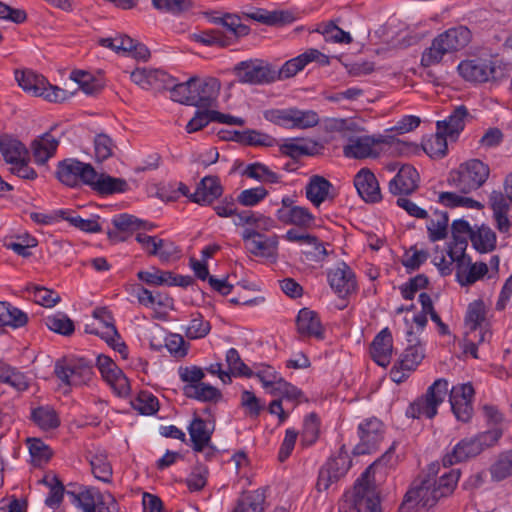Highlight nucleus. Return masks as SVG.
Here are the masks:
<instances>
[{"instance_id": "nucleus-39", "label": "nucleus", "mask_w": 512, "mask_h": 512, "mask_svg": "<svg viewBox=\"0 0 512 512\" xmlns=\"http://www.w3.org/2000/svg\"><path fill=\"white\" fill-rule=\"evenodd\" d=\"M28 321L27 313L9 302L2 301V327L7 326L18 329L24 327Z\"/></svg>"}, {"instance_id": "nucleus-61", "label": "nucleus", "mask_w": 512, "mask_h": 512, "mask_svg": "<svg viewBox=\"0 0 512 512\" xmlns=\"http://www.w3.org/2000/svg\"><path fill=\"white\" fill-rule=\"evenodd\" d=\"M268 191L263 186L245 189L237 196V201L245 207L255 206L266 198Z\"/></svg>"}, {"instance_id": "nucleus-29", "label": "nucleus", "mask_w": 512, "mask_h": 512, "mask_svg": "<svg viewBox=\"0 0 512 512\" xmlns=\"http://www.w3.org/2000/svg\"><path fill=\"white\" fill-rule=\"evenodd\" d=\"M297 331L303 337H315L323 339V327L316 312L303 308L299 311L297 320Z\"/></svg>"}, {"instance_id": "nucleus-64", "label": "nucleus", "mask_w": 512, "mask_h": 512, "mask_svg": "<svg viewBox=\"0 0 512 512\" xmlns=\"http://www.w3.org/2000/svg\"><path fill=\"white\" fill-rule=\"evenodd\" d=\"M68 495L72 497V502L83 512H96V500L92 490L86 489L77 494L68 492Z\"/></svg>"}, {"instance_id": "nucleus-32", "label": "nucleus", "mask_w": 512, "mask_h": 512, "mask_svg": "<svg viewBox=\"0 0 512 512\" xmlns=\"http://www.w3.org/2000/svg\"><path fill=\"white\" fill-rule=\"evenodd\" d=\"M2 384L7 386L2 388V394L11 392L12 397L18 396L29 387V381L22 372L6 365H2Z\"/></svg>"}, {"instance_id": "nucleus-16", "label": "nucleus", "mask_w": 512, "mask_h": 512, "mask_svg": "<svg viewBox=\"0 0 512 512\" xmlns=\"http://www.w3.org/2000/svg\"><path fill=\"white\" fill-rule=\"evenodd\" d=\"M310 62H317L320 65H328L329 57L317 49H308L299 56L286 61L279 70L275 69V81L285 80L294 77L302 71Z\"/></svg>"}, {"instance_id": "nucleus-52", "label": "nucleus", "mask_w": 512, "mask_h": 512, "mask_svg": "<svg viewBox=\"0 0 512 512\" xmlns=\"http://www.w3.org/2000/svg\"><path fill=\"white\" fill-rule=\"evenodd\" d=\"M448 222L447 212H435V219H432L427 226L431 241L442 240L447 236Z\"/></svg>"}, {"instance_id": "nucleus-56", "label": "nucleus", "mask_w": 512, "mask_h": 512, "mask_svg": "<svg viewBox=\"0 0 512 512\" xmlns=\"http://www.w3.org/2000/svg\"><path fill=\"white\" fill-rule=\"evenodd\" d=\"M27 291L33 294L34 301L37 304L44 307H53L61 300L59 294L42 286L30 285L27 287Z\"/></svg>"}, {"instance_id": "nucleus-41", "label": "nucleus", "mask_w": 512, "mask_h": 512, "mask_svg": "<svg viewBox=\"0 0 512 512\" xmlns=\"http://www.w3.org/2000/svg\"><path fill=\"white\" fill-rule=\"evenodd\" d=\"M493 481L499 482L512 476V448L501 453L490 467Z\"/></svg>"}, {"instance_id": "nucleus-35", "label": "nucleus", "mask_w": 512, "mask_h": 512, "mask_svg": "<svg viewBox=\"0 0 512 512\" xmlns=\"http://www.w3.org/2000/svg\"><path fill=\"white\" fill-rule=\"evenodd\" d=\"M265 489L244 492L232 512H264Z\"/></svg>"}, {"instance_id": "nucleus-57", "label": "nucleus", "mask_w": 512, "mask_h": 512, "mask_svg": "<svg viewBox=\"0 0 512 512\" xmlns=\"http://www.w3.org/2000/svg\"><path fill=\"white\" fill-rule=\"evenodd\" d=\"M59 215L81 231L88 233H97L101 231V226L96 219H83L78 215H70L69 212L65 210H60Z\"/></svg>"}, {"instance_id": "nucleus-10", "label": "nucleus", "mask_w": 512, "mask_h": 512, "mask_svg": "<svg viewBox=\"0 0 512 512\" xmlns=\"http://www.w3.org/2000/svg\"><path fill=\"white\" fill-rule=\"evenodd\" d=\"M490 169L478 159H471L461 164L450 173L449 181L462 193H469L480 188L488 179Z\"/></svg>"}, {"instance_id": "nucleus-53", "label": "nucleus", "mask_w": 512, "mask_h": 512, "mask_svg": "<svg viewBox=\"0 0 512 512\" xmlns=\"http://www.w3.org/2000/svg\"><path fill=\"white\" fill-rule=\"evenodd\" d=\"M444 471L441 473L438 480H436V488L438 490V494L441 497H445L450 495L459 480L460 477V471L457 469H451L447 471V468H444Z\"/></svg>"}, {"instance_id": "nucleus-3", "label": "nucleus", "mask_w": 512, "mask_h": 512, "mask_svg": "<svg viewBox=\"0 0 512 512\" xmlns=\"http://www.w3.org/2000/svg\"><path fill=\"white\" fill-rule=\"evenodd\" d=\"M2 158L9 165L11 174L24 180L37 178V172L29 165V150L17 137L2 134Z\"/></svg>"}, {"instance_id": "nucleus-36", "label": "nucleus", "mask_w": 512, "mask_h": 512, "mask_svg": "<svg viewBox=\"0 0 512 512\" xmlns=\"http://www.w3.org/2000/svg\"><path fill=\"white\" fill-rule=\"evenodd\" d=\"M467 116V108L464 105L457 106L446 120L437 122V129L450 137L457 135L464 129Z\"/></svg>"}, {"instance_id": "nucleus-24", "label": "nucleus", "mask_w": 512, "mask_h": 512, "mask_svg": "<svg viewBox=\"0 0 512 512\" xmlns=\"http://www.w3.org/2000/svg\"><path fill=\"white\" fill-rule=\"evenodd\" d=\"M52 131L53 129L36 137L30 144V150L37 165H45L56 154L60 142Z\"/></svg>"}, {"instance_id": "nucleus-47", "label": "nucleus", "mask_w": 512, "mask_h": 512, "mask_svg": "<svg viewBox=\"0 0 512 512\" xmlns=\"http://www.w3.org/2000/svg\"><path fill=\"white\" fill-rule=\"evenodd\" d=\"M114 226L121 232H134L138 230H151L153 225L136 218L133 215L121 214L112 220Z\"/></svg>"}, {"instance_id": "nucleus-17", "label": "nucleus", "mask_w": 512, "mask_h": 512, "mask_svg": "<svg viewBox=\"0 0 512 512\" xmlns=\"http://www.w3.org/2000/svg\"><path fill=\"white\" fill-rule=\"evenodd\" d=\"M449 401L455 417L467 422L473 414L472 397L474 389L471 384L464 383L453 386L449 389Z\"/></svg>"}, {"instance_id": "nucleus-19", "label": "nucleus", "mask_w": 512, "mask_h": 512, "mask_svg": "<svg viewBox=\"0 0 512 512\" xmlns=\"http://www.w3.org/2000/svg\"><path fill=\"white\" fill-rule=\"evenodd\" d=\"M97 367L104 380L119 396L127 395L130 391L129 381L114 361L105 355L97 357Z\"/></svg>"}, {"instance_id": "nucleus-43", "label": "nucleus", "mask_w": 512, "mask_h": 512, "mask_svg": "<svg viewBox=\"0 0 512 512\" xmlns=\"http://www.w3.org/2000/svg\"><path fill=\"white\" fill-rule=\"evenodd\" d=\"M32 419L42 430L55 429L60 425L56 411L49 406H42L32 411Z\"/></svg>"}, {"instance_id": "nucleus-15", "label": "nucleus", "mask_w": 512, "mask_h": 512, "mask_svg": "<svg viewBox=\"0 0 512 512\" xmlns=\"http://www.w3.org/2000/svg\"><path fill=\"white\" fill-rule=\"evenodd\" d=\"M93 176H95L94 167L77 159H64L57 165V179L69 187H76L80 183L87 185Z\"/></svg>"}, {"instance_id": "nucleus-33", "label": "nucleus", "mask_w": 512, "mask_h": 512, "mask_svg": "<svg viewBox=\"0 0 512 512\" xmlns=\"http://www.w3.org/2000/svg\"><path fill=\"white\" fill-rule=\"evenodd\" d=\"M285 238L290 242H297L302 245H316L315 251H304V253L310 260L321 261L328 254L323 243L320 242L317 239V237L313 235L307 233H300L295 229H290L287 231Z\"/></svg>"}, {"instance_id": "nucleus-54", "label": "nucleus", "mask_w": 512, "mask_h": 512, "mask_svg": "<svg viewBox=\"0 0 512 512\" xmlns=\"http://www.w3.org/2000/svg\"><path fill=\"white\" fill-rule=\"evenodd\" d=\"M115 148L116 145L109 135L105 133H100L95 136L94 153L95 158L98 162L105 161L108 158L112 157Z\"/></svg>"}, {"instance_id": "nucleus-34", "label": "nucleus", "mask_w": 512, "mask_h": 512, "mask_svg": "<svg viewBox=\"0 0 512 512\" xmlns=\"http://www.w3.org/2000/svg\"><path fill=\"white\" fill-rule=\"evenodd\" d=\"M473 229L465 220H455L451 226L452 242L449 243L448 255H455L458 252L466 251L467 239H470Z\"/></svg>"}, {"instance_id": "nucleus-37", "label": "nucleus", "mask_w": 512, "mask_h": 512, "mask_svg": "<svg viewBox=\"0 0 512 512\" xmlns=\"http://www.w3.org/2000/svg\"><path fill=\"white\" fill-rule=\"evenodd\" d=\"M470 240L473 247L481 253L492 251L496 245L495 233L490 227L485 225L473 230Z\"/></svg>"}, {"instance_id": "nucleus-14", "label": "nucleus", "mask_w": 512, "mask_h": 512, "mask_svg": "<svg viewBox=\"0 0 512 512\" xmlns=\"http://www.w3.org/2000/svg\"><path fill=\"white\" fill-rule=\"evenodd\" d=\"M455 264L456 281L462 286H471L479 280H482L488 273V265L484 262H472L470 256L465 251H460L455 255H449Z\"/></svg>"}, {"instance_id": "nucleus-21", "label": "nucleus", "mask_w": 512, "mask_h": 512, "mask_svg": "<svg viewBox=\"0 0 512 512\" xmlns=\"http://www.w3.org/2000/svg\"><path fill=\"white\" fill-rule=\"evenodd\" d=\"M328 281L331 288L339 297H346L356 289L355 275L351 268L344 262L328 272Z\"/></svg>"}, {"instance_id": "nucleus-45", "label": "nucleus", "mask_w": 512, "mask_h": 512, "mask_svg": "<svg viewBox=\"0 0 512 512\" xmlns=\"http://www.w3.org/2000/svg\"><path fill=\"white\" fill-rule=\"evenodd\" d=\"M448 135L444 134L442 130L429 137L423 142L424 151L432 158H442L447 153V140Z\"/></svg>"}, {"instance_id": "nucleus-60", "label": "nucleus", "mask_w": 512, "mask_h": 512, "mask_svg": "<svg viewBox=\"0 0 512 512\" xmlns=\"http://www.w3.org/2000/svg\"><path fill=\"white\" fill-rule=\"evenodd\" d=\"M226 362L232 374L245 377L254 376L252 370L241 360L240 355L235 348H231L227 351Z\"/></svg>"}, {"instance_id": "nucleus-42", "label": "nucleus", "mask_w": 512, "mask_h": 512, "mask_svg": "<svg viewBox=\"0 0 512 512\" xmlns=\"http://www.w3.org/2000/svg\"><path fill=\"white\" fill-rule=\"evenodd\" d=\"M485 320V307L482 301H474L469 304L465 317L466 332L476 334Z\"/></svg>"}, {"instance_id": "nucleus-38", "label": "nucleus", "mask_w": 512, "mask_h": 512, "mask_svg": "<svg viewBox=\"0 0 512 512\" xmlns=\"http://www.w3.org/2000/svg\"><path fill=\"white\" fill-rule=\"evenodd\" d=\"M188 430L194 450L198 452L202 451L211 439V431L209 430L207 423L203 419L195 417Z\"/></svg>"}, {"instance_id": "nucleus-59", "label": "nucleus", "mask_w": 512, "mask_h": 512, "mask_svg": "<svg viewBox=\"0 0 512 512\" xmlns=\"http://www.w3.org/2000/svg\"><path fill=\"white\" fill-rule=\"evenodd\" d=\"M90 465L95 478L105 483H109L111 481L113 473L112 467L107 461V457L105 455L100 454L93 456L90 460Z\"/></svg>"}, {"instance_id": "nucleus-25", "label": "nucleus", "mask_w": 512, "mask_h": 512, "mask_svg": "<svg viewBox=\"0 0 512 512\" xmlns=\"http://www.w3.org/2000/svg\"><path fill=\"white\" fill-rule=\"evenodd\" d=\"M354 186L359 196L366 202H378L381 199L379 183L369 169H361L354 178Z\"/></svg>"}, {"instance_id": "nucleus-12", "label": "nucleus", "mask_w": 512, "mask_h": 512, "mask_svg": "<svg viewBox=\"0 0 512 512\" xmlns=\"http://www.w3.org/2000/svg\"><path fill=\"white\" fill-rule=\"evenodd\" d=\"M380 143H388L400 153H404L408 149V144L398 139L387 141L382 138L375 139L371 136H360L350 139L349 143L344 146L343 153L346 157L354 159L375 158L379 155L376 146Z\"/></svg>"}, {"instance_id": "nucleus-55", "label": "nucleus", "mask_w": 512, "mask_h": 512, "mask_svg": "<svg viewBox=\"0 0 512 512\" xmlns=\"http://www.w3.org/2000/svg\"><path fill=\"white\" fill-rule=\"evenodd\" d=\"M424 358V350L420 345L408 346L400 358V367L411 372L421 363Z\"/></svg>"}, {"instance_id": "nucleus-63", "label": "nucleus", "mask_w": 512, "mask_h": 512, "mask_svg": "<svg viewBox=\"0 0 512 512\" xmlns=\"http://www.w3.org/2000/svg\"><path fill=\"white\" fill-rule=\"evenodd\" d=\"M133 406L141 414L152 415L159 409L158 399L149 392L142 391L133 403Z\"/></svg>"}, {"instance_id": "nucleus-51", "label": "nucleus", "mask_w": 512, "mask_h": 512, "mask_svg": "<svg viewBox=\"0 0 512 512\" xmlns=\"http://www.w3.org/2000/svg\"><path fill=\"white\" fill-rule=\"evenodd\" d=\"M40 483H44L50 488L49 496L46 498L45 503L50 507L58 506L63 499L64 486L56 475H46Z\"/></svg>"}, {"instance_id": "nucleus-28", "label": "nucleus", "mask_w": 512, "mask_h": 512, "mask_svg": "<svg viewBox=\"0 0 512 512\" xmlns=\"http://www.w3.org/2000/svg\"><path fill=\"white\" fill-rule=\"evenodd\" d=\"M222 186L215 176H206L199 183L196 191L191 195V200L200 205H209L222 195Z\"/></svg>"}, {"instance_id": "nucleus-4", "label": "nucleus", "mask_w": 512, "mask_h": 512, "mask_svg": "<svg viewBox=\"0 0 512 512\" xmlns=\"http://www.w3.org/2000/svg\"><path fill=\"white\" fill-rule=\"evenodd\" d=\"M440 472V464L432 463L428 467L427 476L419 483L415 482L405 494L399 512H409L414 507H432L440 499L436 488L435 477Z\"/></svg>"}, {"instance_id": "nucleus-31", "label": "nucleus", "mask_w": 512, "mask_h": 512, "mask_svg": "<svg viewBox=\"0 0 512 512\" xmlns=\"http://www.w3.org/2000/svg\"><path fill=\"white\" fill-rule=\"evenodd\" d=\"M93 190L100 194H114L125 192L128 188L127 182L122 178H114L95 170V176L87 183Z\"/></svg>"}, {"instance_id": "nucleus-8", "label": "nucleus", "mask_w": 512, "mask_h": 512, "mask_svg": "<svg viewBox=\"0 0 512 512\" xmlns=\"http://www.w3.org/2000/svg\"><path fill=\"white\" fill-rule=\"evenodd\" d=\"M380 461L374 462L363 472L349 496V501L352 502L357 512H381L380 500L373 479V469Z\"/></svg>"}, {"instance_id": "nucleus-11", "label": "nucleus", "mask_w": 512, "mask_h": 512, "mask_svg": "<svg viewBox=\"0 0 512 512\" xmlns=\"http://www.w3.org/2000/svg\"><path fill=\"white\" fill-rule=\"evenodd\" d=\"M265 118L287 128L309 129L319 124L320 118L313 110L297 108L271 109L265 112Z\"/></svg>"}, {"instance_id": "nucleus-9", "label": "nucleus", "mask_w": 512, "mask_h": 512, "mask_svg": "<svg viewBox=\"0 0 512 512\" xmlns=\"http://www.w3.org/2000/svg\"><path fill=\"white\" fill-rule=\"evenodd\" d=\"M449 392L446 379H437L428 387L426 393L417 398L408 407L406 414L412 418L426 417L432 419L437 414L438 406L444 402Z\"/></svg>"}, {"instance_id": "nucleus-13", "label": "nucleus", "mask_w": 512, "mask_h": 512, "mask_svg": "<svg viewBox=\"0 0 512 512\" xmlns=\"http://www.w3.org/2000/svg\"><path fill=\"white\" fill-rule=\"evenodd\" d=\"M234 72L241 83L264 85L275 82V69L260 59L241 61L234 67Z\"/></svg>"}, {"instance_id": "nucleus-44", "label": "nucleus", "mask_w": 512, "mask_h": 512, "mask_svg": "<svg viewBox=\"0 0 512 512\" xmlns=\"http://www.w3.org/2000/svg\"><path fill=\"white\" fill-rule=\"evenodd\" d=\"M130 77L135 84L142 88H148L162 82L165 73L158 69L136 68L131 72Z\"/></svg>"}, {"instance_id": "nucleus-49", "label": "nucleus", "mask_w": 512, "mask_h": 512, "mask_svg": "<svg viewBox=\"0 0 512 512\" xmlns=\"http://www.w3.org/2000/svg\"><path fill=\"white\" fill-rule=\"evenodd\" d=\"M45 324L51 331L64 336L72 335L75 330L73 321L64 313L46 317Z\"/></svg>"}, {"instance_id": "nucleus-20", "label": "nucleus", "mask_w": 512, "mask_h": 512, "mask_svg": "<svg viewBox=\"0 0 512 512\" xmlns=\"http://www.w3.org/2000/svg\"><path fill=\"white\" fill-rule=\"evenodd\" d=\"M242 239L246 242V249L258 257L272 258L276 255L277 236H265L254 230H243Z\"/></svg>"}, {"instance_id": "nucleus-40", "label": "nucleus", "mask_w": 512, "mask_h": 512, "mask_svg": "<svg viewBox=\"0 0 512 512\" xmlns=\"http://www.w3.org/2000/svg\"><path fill=\"white\" fill-rule=\"evenodd\" d=\"M197 93V78L192 77L186 82L176 84L170 90L171 99L181 104L196 106V102L190 99L196 96Z\"/></svg>"}, {"instance_id": "nucleus-5", "label": "nucleus", "mask_w": 512, "mask_h": 512, "mask_svg": "<svg viewBox=\"0 0 512 512\" xmlns=\"http://www.w3.org/2000/svg\"><path fill=\"white\" fill-rule=\"evenodd\" d=\"M15 79L25 92L36 97H43L49 102H63L73 94L50 84L44 76L31 70L16 71Z\"/></svg>"}, {"instance_id": "nucleus-30", "label": "nucleus", "mask_w": 512, "mask_h": 512, "mask_svg": "<svg viewBox=\"0 0 512 512\" xmlns=\"http://www.w3.org/2000/svg\"><path fill=\"white\" fill-rule=\"evenodd\" d=\"M332 184L322 176L313 175L305 187L307 199L315 206L319 207L331 196Z\"/></svg>"}, {"instance_id": "nucleus-50", "label": "nucleus", "mask_w": 512, "mask_h": 512, "mask_svg": "<svg viewBox=\"0 0 512 512\" xmlns=\"http://www.w3.org/2000/svg\"><path fill=\"white\" fill-rule=\"evenodd\" d=\"M245 176L267 183L279 182V175L262 163H253L248 165L243 173Z\"/></svg>"}, {"instance_id": "nucleus-22", "label": "nucleus", "mask_w": 512, "mask_h": 512, "mask_svg": "<svg viewBox=\"0 0 512 512\" xmlns=\"http://www.w3.org/2000/svg\"><path fill=\"white\" fill-rule=\"evenodd\" d=\"M419 179L413 166L401 165L397 174L389 181V191L394 195L411 194L418 188Z\"/></svg>"}, {"instance_id": "nucleus-62", "label": "nucleus", "mask_w": 512, "mask_h": 512, "mask_svg": "<svg viewBox=\"0 0 512 512\" xmlns=\"http://www.w3.org/2000/svg\"><path fill=\"white\" fill-rule=\"evenodd\" d=\"M246 16L263 24L274 25L284 22L288 13L284 11H266L264 9H257L254 12L247 13Z\"/></svg>"}, {"instance_id": "nucleus-1", "label": "nucleus", "mask_w": 512, "mask_h": 512, "mask_svg": "<svg viewBox=\"0 0 512 512\" xmlns=\"http://www.w3.org/2000/svg\"><path fill=\"white\" fill-rule=\"evenodd\" d=\"M471 39V31L465 26H457L444 31L435 37L430 47L422 53V65L431 66L440 63L444 55L462 50L470 43Z\"/></svg>"}, {"instance_id": "nucleus-18", "label": "nucleus", "mask_w": 512, "mask_h": 512, "mask_svg": "<svg viewBox=\"0 0 512 512\" xmlns=\"http://www.w3.org/2000/svg\"><path fill=\"white\" fill-rule=\"evenodd\" d=\"M360 443L354 448L357 455L374 452L383 439V424L378 419H369L359 425Z\"/></svg>"}, {"instance_id": "nucleus-7", "label": "nucleus", "mask_w": 512, "mask_h": 512, "mask_svg": "<svg viewBox=\"0 0 512 512\" xmlns=\"http://www.w3.org/2000/svg\"><path fill=\"white\" fill-rule=\"evenodd\" d=\"M499 437L500 433L498 431H487L474 437L461 440L457 445H455L451 453L444 456L442 460L443 467L448 468L455 463L467 461L470 458L476 457L485 448L490 447L497 442Z\"/></svg>"}, {"instance_id": "nucleus-23", "label": "nucleus", "mask_w": 512, "mask_h": 512, "mask_svg": "<svg viewBox=\"0 0 512 512\" xmlns=\"http://www.w3.org/2000/svg\"><path fill=\"white\" fill-rule=\"evenodd\" d=\"M93 317L95 322L86 324L85 332L100 336L106 342H110L114 338L119 340V333L113 323V317L105 308L94 310Z\"/></svg>"}, {"instance_id": "nucleus-2", "label": "nucleus", "mask_w": 512, "mask_h": 512, "mask_svg": "<svg viewBox=\"0 0 512 512\" xmlns=\"http://www.w3.org/2000/svg\"><path fill=\"white\" fill-rule=\"evenodd\" d=\"M457 71L465 81L474 84L491 83L496 85L509 75L506 64L482 57L461 61Z\"/></svg>"}, {"instance_id": "nucleus-26", "label": "nucleus", "mask_w": 512, "mask_h": 512, "mask_svg": "<svg viewBox=\"0 0 512 512\" xmlns=\"http://www.w3.org/2000/svg\"><path fill=\"white\" fill-rule=\"evenodd\" d=\"M221 83L217 78H197V93L190 100L196 102V107H211L218 98Z\"/></svg>"}, {"instance_id": "nucleus-6", "label": "nucleus", "mask_w": 512, "mask_h": 512, "mask_svg": "<svg viewBox=\"0 0 512 512\" xmlns=\"http://www.w3.org/2000/svg\"><path fill=\"white\" fill-rule=\"evenodd\" d=\"M54 373L65 386L80 387L92 380L93 365L85 358L63 357L56 361Z\"/></svg>"}, {"instance_id": "nucleus-48", "label": "nucleus", "mask_w": 512, "mask_h": 512, "mask_svg": "<svg viewBox=\"0 0 512 512\" xmlns=\"http://www.w3.org/2000/svg\"><path fill=\"white\" fill-rule=\"evenodd\" d=\"M184 394L189 398H195L200 401H212L220 397L218 389L202 382L186 385L184 387Z\"/></svg>"}, {"instance_id": "nucleus-46", "label": "nucleus", "mask_w": 512, "mask_h": 512, "mask_svg": "<svg viewBox=\"0 0 512 512\" xmlns=\"http://www.w3.org/2000/svg\"><path fill=\"white\" fill-rule=\"evenodd\" d=\"M26 441L34 465L40 466L50 460L52 450L40 438H27Z\"/></svg>"}, {"instance_id": "nucleus-27", "label": "nucleus", "mask_w": 512, "mask_h": 512, "mask_svg": "<svg viewBox=\"0 0 512 512\" xmlns=\"http://www.w3.org/2000/svg\"><path fill=\"white\" fill-rule=\"evenodd\" d=\"M392 342V335L388 328H384L375 336L370 353L379 366L386 367L389 365L393 351Z\"/></svg>"}, {"instance_id": "nucleus-58", "label": "nucleus", "mask_w": 512, "mask_h": 512, "mask_svg": "<svg viewBox=\"0 0 512 512\" xmlns=\"http://www.w3.org/2000/svg\"><path fill=\"white\" fill-rule=\"evenodd\" d=\"M323 467L340 479L350 469L351 460L346 452L341 451L337 456L330 458Z\"/></svg>"}]
</instances>
